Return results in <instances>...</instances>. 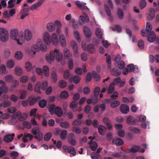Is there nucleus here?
I'll list each match as a JSON object with an SVG mask.
<instances>
[{"instance_id": "72a5a7b5", "label": "nucleus", "mask_w": 159, "mask_h": 159, "mask_svg": "<svg viewBox=\"0 0 159 159\" xmlns=\"http://www.w3.org/2000/svg\"><path fill=\"white\" fill-rule=\"evenodd\" d=\"M41 41L39 40L38 42V44L40 46V49L43 52H45L47 50V48L46 46L43 43H41Z\"/></svg>"}, {"instance_id": "680f3d73", "label": "nucleus", "mask_w": 159, "mask_h": 159, "mask_svg": "<svg viewBox=\"0 0 159 159\" xmlns=\"http://www.w3.org/2000/svg\"><path fill=\"white\" fill-rule=\"evenodd\" d=\"M147 2L145 0H141L140 2L139 7L141 9H143L146 6Z\"/></svg>"}, {"instance_id": "58836bf2", "label": "nucleus", "mask_w": 159, "mask_h": 159, "mask_svg": "<svg viewBox=\"0 0 159 159\" xmlns=\"http://www.w3.org/2000/svg\"><path fill=\"white\" fill-rule=\"evenodd\" d=\"M41 84L39 82H38L34 88V90L36 92H39L41 89Z\"/></svg>"}, {"instance_id": "423d86ee", "label": "nucleus", "mask_w": 159, "mask_h": 159, "mask_svg": "<svg viewBox=\"0 0 159 159\" xmlns=\"http://www.w3.org/2000/svg\"><path fill=\"white\" fill-rule=\"evenodd\" d=\"M152 26L149 22H148L147 23L146 27L145 29L142 30H141L142 35L143 37H146L147 35L146 33L151 32L152 30Z\"/></svg>"}, {"instance_id": "6e6d98bb", "label": "nucleus", "mask_w": 159, "mask_h": 159, "mask_svg": "<svg viewBox=\"0 0 159 159\" xmlns=\"http://www.w3.org/2000/svg\"><path fill=\"white\" fill-rule=\"evenodd\" d=\"M48 86V83L47 81H43L42 83L41 88L43 90H46Z\"/></svg>"}, {"instance_id": "393cba45", "label": "nucleus", "mask_w": 159, "mask_h": 159, "mask_svg": "<svg viewBox=\"0 0 159 159\" xmlns=\"http://www.w3.org/2000/svg\"><path fill=\"white\" fill-rule=\"evenodd\" d=\"M40 98L39 97L37 98L34 97L31 99L29 98L28 100L29 105L30 106L33 105L36 101L39 100Z\"/></svg>"}, {"instance_id": "6ab92c4d", "label": "nucleus", "mask_w": 159, "mask_h": 159, "mask_svg": "<svg viewBox=\"0 0 159 159\" xmlns=\"http://www.w3.org/2000/svg\"><path fill=\"white\" fill-rule=\"evenodd\" d=\"M51 41L53 44L55 45H57L58 42V38L57 34L55 33H53L51 36Z\"/></svg>"}, {"instance_id": "412c9836", "label": "nucleus", "mask_w": 159, "mask_h": 159, "mask_svg": "<svg viewBox=\"0 0 159 159\" xmlns=\"http://www.w3.org/2000/svg\"><path fill=\"white\" fill-rule=\"evenodd\" d=\"M55 24L52 22L48 23L47 25V28L48 30L50 32H52L55 30Z\"/></svg>"}, {"instance_id": "20e7f679", "label": "nucleus", "mask_w": 159, "mask_h": 159, "mask_svg": "<svg viewBox=\"0 0 159 159\" xmlns=\"http://www.w3.org/2000/svg\"><path fill=\"white\" fill-rule=\"evenodd\" d=\"M9 34L7 31L4 28H0V39L1 41L5 42L8 39Z\"/></svg>"}, {"instance_id": "8fccbe9b", "label": "nucleus", "mask_w": 159, "mask_h": 159, "mask_svg": "<svg viewBox=\"0 0 159 159\" xmlns=\"http://www.w3.org/2000/svg\"><path fill=\"white\" fill-rule=\"evenodd\" d=\"M27 117V116L26 113H24L21 114L20 116L18 118V120L20 121H23L25 120Z\"/></svg>"}, {"instance_id": "4be33fe9", "label": "nucleus", "mask_w": 159, "mask_h": 159, "mask_svg": "<svg viewBox=\"0 0 159 159\" xmlns=\"http://www.w3.org/2000/svg\"><path fill=\"white\" fill-rule=\"evenodd\" d=\"M95 51V48L93 44H89L87 46L86 51H88L91 54H92Z\"/></svg>"}, {"instance_id": "ddd939ff", "label": "nucleus", "mask_w": 159, "mask_h": 159, "mask_svg": "<svg viewBox=\"0 0 159 159\" xmlns=\"http://www.w3.org/2000/svg\"><path fill=\"white\" fill-rule=\"evenodd\" d=\"M24 33V37L26 40L28 41L30 40L32 37L31 31L28 29H26L25 30Z\"/></svg>"}, {"instance_id": "ea45409f", "label": "nucleus", "mask_w": 159, "mask_h": 159, "mask_svg": "<svg viewBox=\"0 0 159 159\" xmlns=\"http://www.w3.org/2000/svg\"><path fill=\"white\" fill-rule=\"evenodd\" d=\"M112 143L115 145L119 146L123 145L124 143L122 140H113Z\"/></svg>"}, {"instance_id": "6e6552de", "label": "nucleus", "mask_w": 159, "mask_h": 159, "mask_svg": "<svg viewBox=\"0 0 159 159\" xmlns=\"http://www.w3.org/2000/svg\"><path fill=\"white\" fill-rule=\"evenodd\" d=\"M83 29L85 37L87 38H90L92 35V32L90 29L85 25L83 26Z\"/></svg>"}, {"instance_id": "0eeeda50", "label": "nucleus", "mask_w": 159, "mask_h": 159, "mask_svg": "<svg viewBox=\"0 0 159 159\" xmlns=\"http://www.w3.org/2000/svg\"><path fill=\"white\" fill-rule=\"evenodd\" d=\"M71 45L72 49L74 50V54L75 57L79 56L78 54V46L76 42L74 41L71 42Z\"/></svg>"}, {"instance_id": "2eb2a0df", "label": "nucleus", "mask_w": 159, "mask_h": 159, "mask_svg": "<svg viewBox=\"0 0 159 159\" xmlns=\"http://www.w3.org/2000/svg\"><path fill=\"white\" fill-rule=\"evenodd\" d=\"M50 35L48 32H46L43 36V40L44 42L47 45H49L51 42L50 40Z\"/></svg>"}, {"instance_id": "052dcab7", "label": "nucleus", "mask_w": 159, "mask_h": 159, "mask_svg": "<svg viewBox=\"0 0 159 159\" xmlns=\"http://www.w3.org/2000/svg\"><path fill=\"white\" fill-rule=\"evenodd\" d=\"M8 88L6 86H1L0 87V91L3 93H7L8 91Z\"/></svg>"}, {"instance_id": "f257e3e1", "label": "nucleus", "mask_w": 159, "mask_h": 159, "mask_svg": "<svg viewBox=\"0 0 159 159\" xmlns=\"http://www.w3.org/2000/svg\"><path fill=\"white\" fill-rule=\"evenodd\" d=\"M62 149L65 154L68 153L71 154L73 156H75L76 155V150L74 147L71 146H68L66 145H64L62 146Z\"/></svg>"}, {"instance_id": "f3484780", "label": "nucleus", "mask_w": 159, "mask_h": 159, "mask_svg": "<svg viewBox=\"0 0 159 159\" xmlns=\"http://www.w3.org/2000/svg\"><path fill=\"white\" fill-rule=\"evenodd\" d=\"M104 6L107 15L109 17L110 20H111L113 18L111 16V13L109 7L108 6V5L106 3L104 4Z\"/></svg>"}, {"instance_id": "1a4fd4ad", "label": "nucleus", "mask_w": 159, "mask_h": 159, "mask_svg": "<svg viewBox=\"0 0 159 159\" xmlns=\"http://www.w3.org/2000/svg\"><path fill=\"white\" fill-rule=\"evenodd\" d=\"M120 110L122 113L126 114L129 111V107L127 105L122 104L120 107Z\"/></svg>"}, {"instance_id": "09e8293b", "label": "nucleus", "mask_w": 159, "mask_h": 159, "mask_svg": "<svg viewBox=\"0 0 159 159\" xmlns=\"http://www.w3.org/2000/svg\"><path fill=\"white\" fill-rule=\"evenodd\" d=\"M25 67L27 71H30L32 68V65L30 62L27 61L25 63Z\"/></svg>"}, {"instance_id": "c85d7f7f", "label": "nucleus", "mask_w": 159, "mask_h": 159, "mask_svg": "<svg viewBox=\"0 0 159 159\" xmlns=\"http://www.w3.org/2000/svg\"><path fill=\"white\" fill-rule=\"evenodd\" d=\"M46 59L48 62H51L54 61L55 58L53 55L52 54H51L50 53L49 54H47L45 56Z\"/></svg>"}, {"instance_id": "aec40b11", "label": "nucleus", "mask_w": 159, "mask_h": 159, "mask_svg": "<svg viewBox=\"0 0 159 159\" xmlns=\"http://www.w3.org/2000/svg\"><path fill=\"white\" fill-rule=\"evenodd\" d=\"M23 136V137L22 138V139H26L27 138H29L30 139H32L34 138V136L33 135L30 134H24V135L22 134H21L17 136V138L19 139Z\"/></svg>"}, {"instance_id": "5701e85b", "label": "nucleus", "mask_w": 159, "mask_h": 159, "mask_svg": "<svg viewBox=\"0 0 159 159\" xmlns=\"http://www.w3.org/2000/svg\"><path fill=\"white\" fill-rule=\"evenodd\" d=\"M12 82L11 87L10 89L11 92H12L15 89L17 88L19 85V82L17 80L13 81Z\"/></svg>"}, {"instance_id": "9d476101", "label": "nucleus", "mask_w": 159, "mask_h": 159, "mask_svg": "<svg viewBox=\"0 0 159 159\" xmlns=\"http://www.w3.org/2000/svg\"><path fill=\"white\" fill-rule=\"evenodd\" d=\"M89 18L86 14H84V16H80L79 17V23L83 24L85 22H89Z\"/></svg>"}, {"instance_id": "b1692460", "label": "nucleus", "mask_w": 159, "mask_h": 159, "mask_svg": "<svg viewBox=\"0 0 159 159\" xmlns=\"http://www.w3.org/2000/svg\"><path fill=\"white\" fill-rule=\"evenodd\" d=\"M59 39L61 46L63 47H65L66 46V42L64 35L61 34L60 36Z\"/></svg>"}, {"instance_id": "c9c22d12", "label": "nucleus", "mask_w": 159, "mask_h": 159, "mask_svg": "<svg viewBox=\"0 0 159 159\" xmlns=\"http://www.w3.org/2000/svg\"><path fill=\"white\" fill-rule=\"evenodd\" d=\"M55 25L57 26V33L58 34H59L60 33V28L61 27V22L58 20H55Z\"/></svg>"}, {"instance_id": "79ce46f5", "label": "nucleus", "mask_w": 159, "mask_h": 159, "mask_svg": "<svg viewBox=\"0 0 159 159\" xmlns=\"http://www.w3.org/2000/svg\"><path fill=\"white\" fill-rule=\"evenodd\" d=\"M11 102L10 101H5L3 103H2L0 104V106L1 107H3L5 108L11 106Z\"/></svg>"}, {"instance_id": "f704fd0d", "label": "nucleus", "mask_w": 159, "mask_h": 159, "mask_svg": "<svg viewBox=\"0 0 159 159\" xmlns=\"http://www.w3.org/2000/svg\"><path fill=\"white\" fill-rule=\"evenodd\" d=\"M114 83H112L110 84L108 88L107 93L108 94H111L114 90Z\"/></svg>"}, {"instance_id": "39448f33", "label": "nucleus", "mask_w": 159, "mask_h": 159, "mask_svg": "<svg viewBox=\"0 0 159 159\" xmlns=\"http://www.w3.org/2000/svg\"><path fill=\"white\" fill-rule=\"evenodd\" d=\"M50 53L53 55L55 58L56 57V61L57 62H60L61 61L63 57V54L59 51V49H55L54 51H51Z\"/></svg>"}, {"instance_id": "4d7b16f0", "label": "nucleus", "mask_w": 159, "mask_h": 159, "mask_svg": "<svg viewBox=\"0 0 159 159\" xmlns=\"http://www.w3.org/2000/svg\"><path fill=\"white\" fill-rule=\"evenodd\" d=\"M91 158L92 159H101V157L98 153H93L91 155Z\"/></svg>"}, {"instance_id": "bf43d9fd", "label": "nucleus", "mask_w": 159, "mask_h": 159, "mask_svg": "<svg viewBox=\"0 0 159 159\" xmlns=\"http://www.w3.org/2000/svg\"><path fill=\"white\" fill-rule=\"evenodd\" d=\"M136 120L137 121L143 122L146 120V117L144 115H141L137 117Z\"/></svg>"}, {"instance_id": "864d4df0", "label": "nucleus", "mask_w": 159, "mask_h": 159, "mask_svg": "<svg viewBox=\"0 0 159 159\" xmlns=\"http://www.w3.org/2000/svg\"><path fill=\"white\" fill-rule=\"evenodd\" d=\"M107 99H104L102 101V104H99L98 106L99 107L102 108V111H104L106 109V105H105V100H107Z\"/></svg>"}, {"instance_id": "69168bd1", "label": "nucleus", "mask_w": 159, "mask_h": 159, "mask_svg": "<svg viewBox=\"0 0 159 159\" xmlns=\"http://www.w3.org/2000/svg\"><path fill=\"white\" fill-rule=\"evenodd\" d=\"M120 102L118 100L112 102L111 104V107L112 108H115L119 105Z\"/></svg>"}, {"instance_id": "dca6fc26", "label": "nucleus", "mask_w": 159, "mask_h": 159, "mask_svg": "<svg viewBox=\"0 0 159 159\" xmlns=\"http://www.w3.org/2000/svg\"><path fill=\"white\" fill-rule=\"evenodd\" d=\"M55 113L57 116L60 117H61L63 114V112L61 107H56L54 111Z\"/></svg>"}, {"instance_id": "cd10ccee", "label": "nucleus", "mask_w": 159, "mask_h": 159, "mask_svg": "<svg viewBox=\"0 0 159 159\" xmlns=\"http://www.w3.org/2000/svg\"><path fill=\"white\" fill-rule=\"evenodd\" d=\"M43 71L44 75L46 77L49 75V70L48 67L46 66H44L43 68Z\"/></svg>"}, {"instance_id": "7c9ffc66", "label": "nucleus", "mask_w": 159, "mask_h": 159, "mask_svg": "<svg viewBox=\"0 0 159 159\" xmlns=\"http://www.w3.org/2000/svg\"><path fill=\"white\" fill-rule=\"evenodd\" d=\"M55 107V105L53 103H52L49 105L48 111L51 114H54Z\"/></svg>"}, {"instance_id": "a878e982", "label": "nucleus", "mask_w": 159, "mask_h": 159, "mask_svg": "<svg viewBox=\"0 0 159 159\" xmlns=\"http://www.w3.org/2000/svg\"><path fill=\"white\" fill-rule=\"evenodd\" d=\"M106 130V127L103 125H100L98 128V131L99 133L102 135H104L105 132V130L104 129Z\"/></svg>"}, {"instance_id": "2f4dec72", "label": "nucleus", "mask_w": 159, "mask_h": 159, "mask_svg": "<svg viewBox=\"0 0 159 159\" xmlns=\"http://www.w3.org/2000/svg\"><path fill=\"white\" fill-rule=\"evenodd\" d=\"M64 57L66 59H68L70 56V52L69 49L67 48H65L63 51Z\"/></svg>"}, {"instance_id": "7ed1b4c3", "label": "nucleus", "mask_w": 159, "mask_h": 159, "mask_svg": "<svg viewBox=\"0 0 159 159\" xmlns=\"http://www.w3.org/2000/svg\"><path fill=\"white\" fill-rule=\"evenodd\" d=\"M18 35V31L16 29L12 30L10 31V36L11 38L16 40L18 44L22 45V40H20V39H17Z\"/></svg>"}, {"instance_id": "f03ea898", "label": "nucleus", "mask_w": 159, "mask_h": 159, "mask_svg": "<svg viewBox=\"0 0 159 159\" xmlns=\"http://www.w3.org/2000/svg\"><path fill=\"white\" fill-rule=\"evenodd\" d=\"M121 150L125 152L128 153H129L130 152L136 153L137 152L143 153L145 151L144 149L142 148L139 146L136 145L134 146L133 147H131L130 149H128L124 150H123L122 149Z\"/></svg>"}, {"instance_id": "49530a36", "label": "nucleus", "mask_w": 159, "mask_h": 159, "mask_svg": "<svg viewBox=\"0 0 159 159\" xmlns=\"http://www.w3.org/2000/svg\"><path fill=\"white\" fill-rule=\"evenodd\" d=\"M53 142V143L54 145H56V146L58 149H61V140H58L57 142L56 140H52Z\"/></svg>"}, {"instance_id": "338daca9", "label": "nucleus", "mask_w": 159, "mask_h": 159, "mask_svg": "<svg viewBox=\"0 0 159 159\" xmlns=\"http://www.w3.org/2000/svg\"><path fill=\"white\" fill-rule=\"evenodd\" d=\"M22 123L23 125L27 129H30L31 128V125L30 123L27 121H24Z\"/></svg>"}, {"instance_id": "4468645a", "label": "nucleus", "mask_w": 159, "mask_h": 159, "mask_svg": "<svg viewBox=\"0 0 159 159\" xmlns=\"http://www.w3.org/2000/svg\"><path fill=\"white\" fill-rule=\"evenodd\" d=\"M88 143L91 150L93 151H95L98 148V145L97 143L95 141H93V140H91L90 142H89Z\"/></svg>"}, {"instance_id": "a211bd4d", "label": "nucleus", "mask_w": 159, "mask_h": 159, "mask_svg": "<svg viewBox=\"0 0 159 159\" xmlns=\"http://www.w3.org/2000/svg\"><path fill=\"white\" fill-rule=\"evenodd\" d=\"M51 80L54 83H55L57 80V76L54 71H52L51 73Z\"/></svg>"}, {"instance_id": "bb28decb", "label": "nucleus", "mask_w": 159, "mask_h": 159, "mask_svg": "<svg viewBox=\"0 0 159 159\" xmlns=\"http://www.w3.org/2000/svg\"><path fill=\"white\" fill-rule=\"evenodd\" d=\"M15 72L16 75L20 76L23 74V70L22 68L19 66H17L15 67Z\"/></svg>"}, {"instance_id": "603ef678", "label": "nucleus", "mask_w": 159, "mask_h": 159, "mask_svg": "<svg viewBox=\"0 0 159 159\" xmlns=\"http://www.w3.org/2000/svg\"><path fill=\"white\" fill-rule=\"evenodd\" d=\"M117 64V67L120 69H122L125 67V64L124 62L122 61H120L118 63H116Z\"/></svg>"}, {"instance_id": "473e14b6", "label": "nucleus", "mask_w": 159, "mask_h": 159, "mask_svg": "<svg viewBox=\"0 0 159 159\" xmlns=\"http://www.w3.org/2000/svg\"><path fill=\"white\" fill-rule=\"evenodd\" d=\"M14 57L16 59L20 60L22 58L23 54L21 52L17 51L16 52Z\"/></svg>"}, {"instance_id": "5fc2aeb1", "label": "nucleus", "mask_w": 159, "mask_h": 159, "mask_svg": "<svg viewBox=\"0 0 159 159\" xmlns=\"http://www.w3.org/2000/svg\"><path fill=\"white\" fill-rule=\"evenodd\" d=\"M67 132L66 130H63L60 132V136L61 139H65Z\"/></svg>"}, {"instance_id": "4c0bfd02", "label": "nucleus", "mask_w": 159, "mask_h": 159, "mask_svg": "<svg viewBox=\"0 0 159 159\" xmlns=\"http://www.w3.org/2000/svg\"><path fill=\"white\" fill-rule=\"evenodd\" d=\"M117 13L119 19H122L124 16V12L123 10L121 9L118 8Z\"/></svg>"}, {"instance_id": "9b49d317", "label": "nucleus", "mask_w": 159, "mask_h": 159, "mask_svg": "<svg viewBox=\"0 0 159 159\" xmlns=\"http://www.w3.org/2000/svg\"><path fill=\"white\" fill-rule=\"evenodd\" d=\"M103 121L105 125H107V128L109 130H111L112 129V126L111 124V121L108 117H105L103 118Z\"/></svg>"}, {"instance_id": "c756f323", "label": "nucleus", "mask_w": 159, "mask_h": 159, "mask_svg": "<svg viewBox=\"0 0 159 159\" xmlns=\"http://www.w3.org/2000/svg\"><path fill=\"white\" fill-rule=\"evenodd\" d=\"M47 104V101L44 99L40 100L39 102V106L40 107L42 108H44Z\"/></svg>"}, {"instance_id": "a19ab883", "label": "nucleus", "mask_w": 159, "mask_h": 159, "mask_svg": "<svg viewBox=\"0 0 159 159\" xmlns=\"http://www.w3.org/2000/svg\"><path fill=\"white\" fill-rule=\"evenodd\" d=\"M68 93L66 91H62L60 94V96L62 99H66L68 97Z\"/></svg>"}, {"instance_id": "0e129e2a", "label": "nucleus", "mask_w": 159, "mask_h": 159, "mask_svg": "<svg viewBox=\"0 0 159 159\" xmlns=\"http://www.w3.org/2000/svg\"><path fill=\"white\" fill-rule=\"evenodd\" d=\"M72 131L76 134H79L81 133V130L79 127L74 126L72 128Z\"/></svg>"}, {"instance_id": "3c124183", "label": "nucleus", "mask_w": 159, "mask_h": 159, "mask_svg": "<svg viewBox=\"0 0 159 159\" xmlns=\"http://www.w3.org/2000/svg\"><path fill=\"white\" fill-rule=\"evenodd\" d=\"M81 80L80 77L77 75L74 76L73 78V81L75 84H78Z\"/></svg>"}, {"instance_id": "e433bc0d", "label": "nucleus", "mask_w": 159, "mask_h": 159, "mask_svg": "<svg viewBox=\"0 0 159 159\" xmlns=\"http://www.w3.org/2000/svg\"><path fill=\"white\" fill-rule=\"evenodd\" d=\"M15 63L14 61L11 60H9L7 62V66L9 68H12L14 66Z\"/></svg>"}, {"instance_id": "f8f14e48", "label": "nucleus", "mask_w": 159, "mask_h": 159, "mask_svg": "<svg viewBox=\"0 0 159 159\" xmlns=\"http://www.w3.org/2000/svg\"><path fill=\"white\" fill-rule=\"evenodd\" d=\"M148 40L150 42H153L156 39V36L155 33L153 31L150 32L148 35H147Z\"/></svg>"}, {"instance_id": "c03bdc74", "label": "nucleus", "mask_w": 159, "mask_h": 159, "mask_svg": "<svg viewBox=\"0 0 159 159\" xmlns=\"http://www.w3.org/2000/svg\"><path fill=\"white\" fill-rule=\"evenodd\" d=\"M95 34L99 38L101 39L102 37V34L101 30L99 28H97L96 29Z\"/></svg>"}, {"instance_id": "774afa93", "label": "nucleus", "mask_w": 159, "mask_h": 159, "mask_svg": "<svg viewBox=\"0 0 159 159\" xmlns=\"http://www.w3.org/2000/svg\"><path fill=\"white\" fill-rule=\"evenodd\" d=\"M5 80L8 82L10 83L13 81V77L12 75H7L5 77Z\"/></svg>"}, {"instance_id": "e2e57ef3", "label": "nucleus", "mask_w": 159, "mask_h": 159, "mask_svg": "<svg viewBox=\"0 0 159 159\" xmlns=\"http://www.w3.org/2000/svg\"><path fill=\"white\" fill-rule=\"evenodd\" d=\"M40 132L39 128L38 127H35L32 129L31 133L34 135H36Z\"/></svg>"}, {"instance_id": "37998d69", "label": "nucleus", "mask_w": 159, "mask_h": 159, "mask_svg": "<svg viewBox=\"0 0 159 159\" xmlns=\"http://www.w3.org/2000/svg\"><path fill=\"white\" fill-rule=\"evenodd\" d=\"M112 72V74L116 76H119L121 74V71L115 68L113 69Z\"/></svg>"}, {"instance_id": "de8ad7c7", "label": "nucleus", "mask_w": 159, "mask_h": 159, "mask_svg": "<svg viewBox=\"0 0 159 159\" xmlns=\"http://www.w3.org/2000/svg\"><path fill=\"white\" fill-rule=\"evenodd\" d=\"M78 106V102H76L75 101H73L70 104V107L71 109H74L76 108Z\"/></svg>"}, {"instance_id": "a18cd8bd", "label": "nucleus", "mask_w": 159, "mask_h": 159, "mask_svg": "<svg viewBox=\"0 0 159 159\" xmlns=\"http://www.w3.org/2000/svg\"><path fill=\"white\" fill-rule=\"evenodd\" d=\"M58 86L61 88H64L67 86V83L63 80H61L59 81Z\"/></svg>"}, {"instance_id": "13d9d810", "label": "nucleus", "mask_w": 159, "mask_h": 159, "mask_svg": "<svg viewBox=\"0 0 159 159\" xmlns=\"http://www.w3.org/2000/svg\"><path fill=\"white\" fill-rule=\"evenodd\" d=\"M32 51L34 52V54L36 53V52L39 51V47L38 45H34L31 48Z\"/></svg>"}]
</instances>
